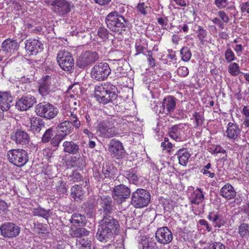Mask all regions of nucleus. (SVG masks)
I'll return each mask as SVG.
<instances>
[{
	"instance_id": "f257e3e1",
	"label": "nucleus",
	"mask_w": 249,
	"mask_h": 249,
	"mask_svg": "<svg viewBox=\"0 0 249 249\" xmlns=\"http://www.w3.org/2000/svg\"><path fill=\"white\" fill-rule=\"evenodd\" d=\"M120 231L119 221L114 217L102 218L98 226L96 237L101 242H112Z\"/></svg>"
},
{
	"instance_id": "f03ea898",
	"label": "nucleus",
	"mask_w": 249,
	"mask_h": 249,
	"mask_svg": "<svg viewBox=\"0 0 249 249\" xmlns=\"http://www.w3.org/2000/svg\"><path fill=\"white\" fill-rule=\"evenodd\" d=\"M118 89L116 86L110 82H106L100 86H96L94 89V97L96 100L103 105L112 103L118 105L115 102L118 97Z\"/></svg>"
},
{
	"instance_id": "7ed1b4c3",
	"label": "nucleus",
	"mask_w": 249,
	"mask_h": 249,
	"mask_svg": "<svg viewBox=\"0 0 249 249\" xmlns=\"http://www.w3.org/2000/svg\"><path fill=\"white\" fill-rule=\"evenodd\" d=\"M107 27L112 32L120 34L129 25L128 20L116 12L109 13L106 18Z\"/></svg>"
},
{
	"instance_id": "20e7f679",
	"label": "nucleus",
	"mask_w": 249,
	"mask_h": 249,
	"mask_svg": "<svg viewBox=\"0 0 249 249\" xmlns=\"http://www.w3.org/2000/svg\"><path fill=\"white\" fill-rule=\"evenodd\" d=\"M151 199L150 193L142 188L137 189L133 192L131 197V204L136 208L147 206Z\"/></svg>"
},
{
	"instance_id": "39448f33",
	"label": "nucleus",
	"mask_w": 249,
	"mask_h": 249,
	"mask_svg": "<svg viewBox=\"0 0 249 249\" xmlns=\"http://www.w3.org/2000/svg\"><path fill=\"white\" fill-rule=\"evenodd\" d=\"M35 112L40 117L51 120L57 116L59 111L53 105L44 101L36 105Z\"/></svg>"
},
{
	"instance_id": "423d86ee",
	"label": "nucleus",
	"mask_w": 249,
	"mask_h": 249,
	"mask_svg": "<svg viewBox=\"0 0 249 249\" xmlns=\"http://www.w3.org/2000/svg\"><path fill=\"white\" fill-rule=\"evenodd\" d=\"M7 157L10 162L18 167L23 166L28 161L27 152L23 149L10 150L7 152Z\"/></svg>"
},
{
	"instance_id": "0eeeda50",
	"label": "nucleus",
	"mask_w": 249,
	"mask_h": 249,
	"mask_svg": "<svg viewBox=\"0 0 249 249\" xmlns=\"http://www.w3.org/2000/svg\"><path fill=\"white\" fill-rule=\"evenodd\" d=\"M110 72L109 65L106 62H100L97 63L91 69L90 75L93 79L102 81L106 80Z\"/></svg>"
},
{
	"instance_id": "6e6552de",
	"label": "nucleus",
	"mask_w": 249,
	"mask_h": 249,
	"mask_svg": "<svg viewBox=\"0 0 249 249\" xmlns=\"http://www.w3.org/2000/svg\"><path fill=\"white\" fill-rule=\"evenodd\" d=\"M99 211L103 216L102 218L113 217L109 215L115 211V206L111 197L106 196H101L99 199Z\"/></svg>"
},
{
	"instance_id": "1a4fd4ad",
	"label": "nucleus",
	"mask_w": 249,
	"mask_h": 249,
	"mask_svg": "<svg viewBox=\"0 0 249 249\" xmlns=\"http://www.w3.org/2000/svg\"><path fill=\"white\" fill-rule=\"evenodd\" d=\"M130 195V189L123 184L115 185L112 191V198L119 204L125 202L129 198Z\"/></svg>"
},
{
	"instance_id": "9d476101",
	"label": "nucleus",
	"mask_w": 249,
	"mask_h": 249,
	"mask_svg": "<svg viewBox=\"0 0 249 249\" xmlns=\"http://www.w3.org/2000/svg\"><path fill=\"white\" fill-rule=\"evenodd\" d=\"M100 136L103 138H109L117 135L116 127L111 119L105 120L100 122L97 126Z\"/></svg>"
},
{
	"instance_id": "9b49d317",
	"label": "nucleus",
	"mask_w": 249,
	"mask_h": 249,
	"mask_svg": "<svg viewBox=\"0 0 249 249\" xmlns=\"http://www.w3.org/2000/svg\"><path fill=\"white\" fill-rule=\"evenodd\" d=\"M99 59V55L96 52L86 51L82 53L77 58L76 66L80 69H85Z\"/></svg>"
},
{
	"instance_id": "f8f14e48",
	"label": "nucleus",
	"mask_w": 249,
	"mask_h": 249,
	"mask_svg": "<svg viewBox=\"0 0 249 249\" xmlns=\"http://www.w3.org/2000/svg\"><path fill=\"white\" fill-rule=\"evenodd\" d=\"M57 62L60 68L65 71L71 72L74 67V60L68 51H60L57 55Z\"/></svg>"
},
{
	"instance_id": "ddd939ff",
	"label": "nucleus",
	"mask_w": 249,
	"mask_h": 249,
	"mask_svg": "<svg viewBox=\"0 0 249 249\" xmlns=\"http://www.w3.org/2000/svg\"><path fill=\"white\" fill-rule=\"evenodd\" d=\"M20 231V228L13 222H5L0 226V234L4 238L16 237L19 234Z\"/></svg>"
},
{
	"instance_id": "4468645a",
	"label": "nucleus",
	"mask_w": 249,
	"mask_h": 249,
	"mask_svg": "<svg viewBox=\"0 0 249 249\" xmlns=\"http://www.w3.org/2000/svg\"><path fill=\"white\" fill-rule=\"evenodd\" d=\"M108 146V151L110 155L117 159H123L125 154V151L123 143L115 139L110 141Z\"/></svg>"
},
{
	"instance_id": "2eb2a0df",
	"label": "nucleus",
	"mask_w": 249,
	"mask_h": 249,
	"mask_svg": "<svg viewBox=\"0 0 249 249\" xmlns=\"http://www.w3.org/2000/svg\"><path fill=\"white\" fill-rule=\"evenodd\" d=\"M52 6H53V11L62 17L71 11V2L66 0H54Z\"/></svg>"
},
{
	"instance_id": "dca6fc26",
	"label": "nucleus",
	"mask_w": 249,
	"mask_h": 249,
	"mask_svg": "<svg viewBox=\"0 0 249 249\" xmlns=\"http://www.w3.org/2000/svg\"><path fill=\"white\" fill-rule=\"evenodd\" d=\"M36 102V98L31 94L23 95L16 102V107L20 111H26Z\"/></svg>"
},
{
	"instance_id": "f3484780",
	"label": "nucleus",
	"mask_w": 249,
	"mask_h": 249,
	"mask_svg": "<svg viewBox=\"0 0 249 249\" xmlns=\"http://www.w3.org/2000/svg\"><path fill=\"white\" fill-rule=\"evenodd\" d=\"M157 240L160 243L168 244L173 240V234L170 230L167 227L160 228L156 232Z\"/></svg>"
},
{
	"instance_id": "a211bd4d",
	"label": "nucleus",
	"mask_w": 249,
	"mask_h": 249,
	"mask_svg": "<svg viewBox=\"0 0 249 249\" xmlns=\"http://www.w3.org/2000/svg\"><path fill=\"white\" fill-rule=\"evenodd\" d=\"M25 49L29 55H36L43 49V44L36 39H28L25 42Z\"/></svg>"
},
{
	"instance_id": "6ab92c4d",
	"label": "nucleus",
	"mask_w": 249,
	"mask_h": 249,
	"mask_svg": "<svg viewBox=\"0 0 249 249\" xmlns=\"http://www.w3.org/2000/svg\"><path fill=\"white\" fill-rule=\"evenodd\" d=\"M177 99L173 96H167L163 100L162 103V111L161 112L166 114L173 113L176 107Z\"/></svg>"
},
{
	"instance_id": "aec40b11",
	"label": "nucleus",
	"mask_w": 249,
	"mask_h": 249,
	"mask_svg": "<svg viewBox=\"0 0 249 249\" xmlns=\"http://www.w3.org/2000/svg\"><path fill=\"white\" fill-rule=\"evenodd\" d=\"M5 56H6L8 53H12L18 48V44L16 40L11 38L5 39L0 47Z\"/></svg>"
},
{
	"instance_id": "412c9836",
	"label": "nucleus",
	"mask_w": 249,
	"mask_h": 249,
	"mask_svg": "<svg viewBox=\"0 0 249 249\" xmlns=\"http://www.w3.org/2000/svg\"><path fill=\"white\" fill-rule=\"evenodd\" d=\"M207 218L216 228H219L226 223L225 218L219 212H211L209 213Z\"/></svg>"
},
{
	"instance_id": "4be33fe9",
	"label": "nucleus",
	"mask_w": 249,
	"mask_h": 249,
	"mask_svg": "<svg viewBox=\"0 0 249 249\" xmlns=\"http://www.w3.org/2000/svg\"><path fill=\"white\" fill-rule=\"evenodd\" d=\"M13 102V97L9 92H0V107L2 110L8 111Z\"/></svg>"
},
{
	"instance_id": "5701e85b",
	"label": "nucleus",
	"mask_w": 249,
	"mask_h": 249,
	"mask_svg": "<svg viewBox=\"0 0 249 249\" xmlns=\"http://www.w3.org/2000/svg\"><path fill=\"white\" fill-rule=\"evenodd\" d=\"M13 140L15 141L17 144H28L30 140V138L28 133L21 129H18L15 135L13 136Z\"/></svg>"
},
{
	"instance_id": "b1692460",
	"label": "nucleus",
	"mask_w": 249,
	"mask_h": 249,
	"mask_svg": "<svg viewBox=\"0 0 249 249\" xmlns=\"http://www.w3.org/2000/svg\"><path fill=\"white\" fill-rule=\"evenodd\" d=\"M51 81V78L49 75H46L41 79L38 91L42 96H45L50 93Z\"/></svg>"
},
{
	"instance_id": "393cba45",
	"label": "nucleus",
	"mask_w": 249,
	"mask_h": 249,
	"mask_svg": "<svg viewBox=\"0 0 249 249\" xmlns=\"http://www.w3.org/2000/svg\"><path fill=\"white\" fill-rule=\"evenodd\" d=\"M219 194L223 198L227 200H231L236 196V192L233 186L227 183L221 188Z\"/></svg>"
},
{
	"instance_id": "a878e982",
	"label": "nucleus",
	"mask_w": 249,
	"mask_h": 249,
	"mask_svg": "<svg viewBox=\"0 0 249 249\" xmlns=\"http://www.w3.org/2000/svg\"><path fill=\"white\" fill-rule=\"evenodd\" d=\"M240 129L236 124L230 122L227 126L226 132L227 137L229 139L235 140L240 137Z\"/></svg>"
},
{
	"instance_id": "bb28decb",
	"label": "nucleus",
	"mask_w": 249,
	"mask_h": 249,
	"mask_svg": "<svg viewBox=\"0 0 249 249\" xmlns=\"http://www.w3.org/2000/svg\"><path fill=\"white\" fill-rule=\"evenodd\" d=\"M62 146L63 152L69 154L76 155L79 153V145L72 141H65Z\"/></svg>"
},
{
	"instance_id": "cd10ccee",
	"label": "nucleus",
	"mask_w": 249,
	"mask_h": 249,
	"mask_svg": "<svg viewBox=\"0 0 249 249\" xmlns=\"http://www.w3.org/2000/svg\"><path fill=\"white\" fill-rule=\"evenodd\" d=\"M182 124H176L169 128L168 133L170 137L176 141H180L184 134Z\"/></svg>"
},
{
	"instance_id": "c85d7f7f",
	"label": "nucleus",
	"mask_w": 249,
	"mask_h": 249,
	"mask_svg": "<svg viewBox=\"0 0 249 249\" xmlns=\"http://www.w3.org/2000/svg\"><path fill=\"white\" fill-rule=\"evenodd\" d=\"M73 124L70 121H65L61 123H60L57 125V128L59 131V133L63 137L65 138L67 135L71 134L72 130L73 127H72Z\"/></svg>"
},
{
	"instance_id": "c756f323",
	"label": "nucleus",
	"mask_w": 249,
	"mask_h": 249,
	"mask_svg": "<svg viewBox=\"0 0 249 249\" xmlns=\"http://www.w3.org/2000/svg\"><path fill=\"white\" fill-rule=\"evenodd\" d=\"M44 127H45V123L41 118L36 117L31 120L30 128L34 133L40 132L42 128Z\"/></svg>"
},
{
	"instance_id": "7c9ffc66",
	"label": "nucleus",
	"mask_w": 249,
	"mask_h": 249,
	"mask_svg": "<svg viewBox=\"0 0 249 249\" xmlns=\"http://www.w3.org/2000/svg\"><path fill=\"white\" fill-rule=\"evenodd\" d=\"M70 222L74 226H84L86 223V218L84 215L75 213L71 215Z\"/></svg>"
},
{
	"instance_id": "2f4dec72",
	"label": "nucleus",
	"mask_w": 249,
	"mask_h": 249,
	"mask_svg": "<svg viewBox=\"0 0 249 249\" xmlns=\"http://www.w3.org/2000/svg\"><path fill=\"white\" fill-rule=\"evenodd\" d=\"M175 156H177L179 163L183 166H185L187 164L188 160L190 157V154L186 148H182L178 150Z\"/></svg>"
},
{
	"instance_id": "473e14b6",
	"label": "nucleus",
	"mask_w": 249,
	"mask_h": 249,
	"mask_svg": "<svg viewBox=\"0 0 249 249\" xmlns=\"http://www.w3.org/2000/svg\"><path fill=\"white\" fill-rule=\"evenodd\" d=\"M204 199V196L201 188L196 189L193 192L190 200L192 204L198 205L201 203Z\"/></svg>"
},
{
	"instance_id": "72a5a7b5",
	"label": "nucleus",
	"mask_w": 249,
	"mask_h": 249,
	"mask_svg": "<svg viewBox=\"0 0 249 249\" xmlns=\"http://www.w3.org/2000/svg\"><path fill=\"white\" fill-rule=\"evenodd\" d=\"M83 184L76 185L71 188V195L75 201H78L83 199V193L82 187L81 186Z\"/></svg>"
},
{
	"instance_id": "f704fd0d",
	"label": "nucleus",
	"mask_w": 249,
	"mask_h": 249,
	"mask_svg": "<svg viewBox=\"0 0 249 249\" xmlns=\"http://www.w3.org/2000/svg\"><path fill=\"white\" fill-rule=\"evenodd\" d=\"M137 171L135 168H132L124 172V176L129 181L133 184H137L138 181V177L136 175Z\"/></svg>"
},
{
	"instance_id": "c9c22d12",
	"label": "nucleus",
	"mask_w": 249,
	"mask_h": 249,
	"mask_svg": "<svg viewBox=\"0 0 249 249\" xmlns=\"http://www.w3.org/2000/svg\"><path fill=\"white\" fill-rule=\"evenodd\" d=\"M71 163L72 167H77L80 169H83L86 165L85 159L84 156L74 157L71 159Z\"/></svg>"
},
{
	"instance_id": "e433bc0d",
	"label": "nucleus",
	"mask_w": 249,
	"mask_h": 249,
	"mask_svg": "<svg viewBox=\"0 0 249 249\" xmlns=\"http://www.w3.org/2000/svg\"><path fill=\"white\" fill-rule=\"evenodd\" d=\"M139 248L142 249H158L156 243L149 238L142 240Z\"/></svg>"
},
{
	"instance_id": "4c0bfd02",
	"label": "nucleus",
	"mask_w": 249,
	"mask_h": 249,
	"mask_svg": "<svg viewBox=\"0 0 249 249\" xmlns=\"http://www.w3.org/2000/svg\"><path fill=\"white\" fill-rule=\"evenodd\" d=\"M50 212V210H46L40 207H39L37 208H34L33 210V213L34 215L42 217L46 219H47L50 216H51Z\"/></svg>"
},
{
	"instance_id": "58836bf2",
	"label": "nucleus",
	"mask_w": 249,
	"mask_h": 249,
	"mask_svg": "<svg viewBox=\"0 0 249 249\" xmlns=\"http://www.w3.org/2000/svg\"><path fill=\"white\" fill-rule=\"evenodd\" d=\"M84 212L87 213L89 217H92L93 213L94 212L95 209L94 208V204L92 201H88L84 203L82 207Z\"/></svg>"
},
{
	"instance_id": "ea45409f",
	"label": "nucleus",
	"mask_w": 249,
	"mask_h": 249,
	"mask_svg": "<svg viewBox=\"0 0 249 249\" xmlns=\"http://www.w3.org/2000/svg\"><path fill=\"white\" fill-rule=\"evenodd\" d=\"M89 234V231L84 228H76L71 231V236L72 237L81 238L83 236H88Z\"/></svg>"
},
{
	"instance_id": "a19ab883",
	"label": "nucleus",
	"mask_w": 249,
	"mask_h": 249,
	"mask_svg": "<svg viewBox=\"0 0 249 249\" xmlns=\"http://www.w3.org/2000/svg\"><path fill=\"white\" fill-rule=\"evenodd\" d=\"M76 245H79V249H91V241L88 238H81L77 240Z\"/></svg>"
},
{
	"instance_id": "79ce46f5",
	"label": "nucleus",
	"mask_w": 249,
	"mask_h": 249,
	"mask_svg": "<svg viewBox=\"0 0 249 249\" xmlns=\"http://www.w3.org/2000/svg\"><path fill=\"white\" fill-rule=\"evenodd\" d=\"M114 169L112 166L108 164H103L102 168V173L104 175L105 178H111L114 175Z\"/></svg>"
},
{
	"instance_id": "37998d69",
	"label": "nucleus",
	"mask_w": 249,
	"mask_h": 249,
	"mask_svg": "<svg viewBox=\"0 0 249 249\" xmlns=\"http://www.w3.org/2000/svg\"><path fill=\"white\" fill-rule=\"evenodd\" d=\"M145 45L146 44L144 43V40L141 39L137 40L135 46V48L137 52L136 55L140 53L143 54L144 50L147 48Z\"/></svg>"
},
{
	"instance_id": "c03bdc74",
	"label": "nucleus",
	"mask_w": 249,
	"mask_h": 249,
	"mask_svg": "<svg viewBox=\"0 0 249 249\" xmlns=\"http://www.w3.org/2000/svg\"><path fill=\"white\" fill-rule=\"evenodd\" d=\"M238 233L242 237L249 236V224L244 223L241 224L239 227Z\"/></svg>"
},
{
	"instance_id": "a18cd8bd",
	"label": "nucleus",
	"mask_w": 249,
	"mask_h": 249,
	"mask_svg": "<svg viewBox=\"0 0 249 249\" xmlns=\"http://www.w3.org/2000/svg\"><path fill=\"white\" fill-rule=\"evenodd\" d=\"M67 115L69 117V121H70L75 127L78 128L80 126V122L77 119L76 113L74 112V110L68 111Z\"/></svg>"
},
{
	"instance_id": "49530a36",
	"label": "nucleus",
	"mask_w": 249,
	"mask_h": 249,
	"mask_svg": "<svg viewBox=\"0 0 249 249\" xmlns=\"http://www.w3.org/2000/svg\"><path fill=\"white\" fill-rule=\"evenodd\" d=\"M54 133L53 128L50 127L47 129L44 133L42 138L41 142L43 143H47L52 140V137L53 136Z\"/></svg>"
},
{
	"instance_id": "de8ad7c7",
	"label": "nucleus",
	"mask_w": 249,
	"mask_h": 249,
	"mask_svg": "<svg viewBox=\"0 0 249 249\" xmlns=\"http://www.w3.org/2000/svg\"><path fill=\"white\" fill-rule=\"evenodd\" d=\"M180 54L181 55V60L183 61H189L192 56V53L190 49L187 47H183L180 50Z\"/></svg>"
},
{
	"instance_id": "09e8293b",
	"label": "nucleus",
	"mask_w": 249,
	"mask_h": 249,
	"mask_svg": "<svg viewBox=\"0 0 249 249\" xmlns=\"http://www.w3.org/2000/svg\"><path fill=\"white\" fill-rule=\"evenodd\" d=\"M228 71L232 76H237L240 73H242L240 71L239 65L235 62L231 63L228 67Z\"/></svg>"
},
{
	"instance_id": "8fccbe9b",
	"label": "nucleus",
	"mask_w": 249,
	"mask_h": 249,
	"mask_svg": "<svg viewBox=\"0 0 249 249\" xmlns=\"http://www.w3.org/2000/svg\"><path fill=\"white\" fill-rule=\"evenodd\" d=\"M197 36L202 44L204 43V38L207 36L208 33L207 31L200 26H198L196 31Z\"/></svg>"
},
{
	"instance_id": "3c124183",
	"label": "nucleus",
	"mask_w": 249,
	"mask_h": 249,
	"mask_svg": "<svg viewBox=\"0 0 249 249\" xmlns=\"http://www.w3.org/2000/svg\"><path fill=\"white\" fill-rule=\"evenodd\" d=\"M109 32L104 27H100L98 29L97 35L98 36L103 40H106L108 37Z\"/></svg>"
},
{
	"instance_id": "603ef678",
	"label": "nucleus",
	"mask_w": 249,
	"mask_h": 249,
	"mask_svg": "<svg viewBox=\"0 0 249 249\" xmlns=\"http://www.w3.org/2000/svg\"><path fill=\"white\" fill-rule=\"evenodd\" d=\"M56 187L57 191L60 194H65L67 192L66 183L62 180H60L57 182Z\"/></svg>"
},
{
	"instance_id": "864d4df0",
	"label": "nucleus",
	"mask_w": 249,
	"mask_h": 249,
	"mask_svg": "<svg viewBox=\"0 0 249 249\" xmlns=\"http://www.w3.org/2000/svg\"><path fill=\"white\" fill-rule=\"evenodd\" d=\"M65 138L63 137L60 134L56 135L54 137H53L51 141V144L54 147H58L59 145L60 142L64 139Z\"/></svg>"
},
{
	"instance_id": "5fc2aeb1",
	"label": "nucleus",
	"mask_w": 249,
	"mask_h": 249,
	"mask_svg": "<svg viewBox=\"0 0 249 249\" xmlns=\"http://www.w3.org/2000/svg\"><path fill=\"white\" fill-rule=\"evenodd\" d=\"M225 59L228 62H231L235 59V55L231 49H228L225 53Z\"/></svg>"
},
{
	"instance_id": "6e6d98bb",
	"label": "nucleus",
	"mask_w": 249,
	"mask_h": 249,
	"mask_svg": "<svg viewBox=\"0 0 249 249\" xmlns=\"http://www.w3.org/2000/svg\"><path fill=\"white\" fill-rule=\"evenodd\" d=\"M193 116L195 118L196 126L197 127L202 125L204 121L203 116L198 112H195Z\"/></svg>"
},
{
	"instance_id": "4d7b16f0",
	"label": "nucleus",
	"mask_w": 249,
	"mask_h": 249,
	"mask_svg": "<svg viewBox=\"0 0 249 249\" xmlns=\"http://www.w3.org/2000/svg\"><path fill=\"white\" fill-rule=\"evenodd\" d=\"M70 181H73V182H80L82 180V176L78 172H73L72 175L70 176Z\"/></svg>"
},
{
	"instance_id": "13d9d810",
	"label": "nucleus",
	"mask_w": 249,
	"mask_h": 249,
	"mask_svg": "<svg viewBox=\"0 0 249 249\" xmlns=\"http://www.w3.org/2000/svg\"><path fill=\"white\" fill-rule=\"evenodd\" d=\"M188 69L184 66L179 67L177 70V73L181 77H186L189 74Z\"/></svg>"
},
{
	"instance_id": "bf43d9fd",
	"label": "nucleus",
	"mask_w": 249,
	"mask_h": 249,
	"mask_svg": "<svg viewBox=\"0 0 249 249\" xmlns=\"http://www.w3.org/2000/svg\"><path fill=\"white\" fill-rule=\"evenodd\" d=\"M214 3L219 9H223L228 5L227 0H214Z\"/></svg>"
},
{
	"instance_id": "052dcab7",
	"label": "nucleus",
	"mask_w": 249,
	"mask_h": 249,
	"mask_svg": "<svg viewBox=\"0 0 249 249\" xmlns=\"http://www.w3.org/2000/svg\"><path fill=\"white\" fill-rule=\"evenodd\" d=\"M207 249H225V247L222 243L216 242L210 244Z\"/></svg>"
},
{
	"instance_id": "680f3d73",
	"label": "nucleus",
	"mask_w": 249,
	"mask_h": 249,
	"mask_svg": "<svg viewBox=\"0 0 249 249\" xmlns=\"http://www.w3.org/2000/svg\"><path fill=\"white\" fill-rule=\"evenodd\" d=\"M137 9L139 12L141 14L145 15L147 14V11L145 10L147 7L144 5V3H139L137 6Z\"/></svg>"
},
{
	"instance_id": "e2e57ef3",
	"label": "nucleus",
	"mask_w": 249,
	"mask_h": 249,
	"mask_svg": "<svg viewBox=\"0 0 249 249\" xmlns=\"http://www.w3.org/2000/svg\"><path fill=\"white\" fill-rule=\"evenodd\" d=\"M218 17L221 20L225 23H228L229 21V18L228 16L223 11H219L218 12Z\"/></svg>"
},
{
	"instance_id": "0e129e2a",
	"label": "nucleus",
	"mask_w": 249,
	"mask_h": 249,
	"mask_svg": "<svg viewBox=\"0 0 249 249\" xmlns=\"http://www.w3.org/2000/svg\"><path fill=\"white\" fill-rule=\"evenodd\" d=\"M115 73L116 77H121L124 76L125 72L122 67L118 66L115 70Z\"/></svg>"
},
{
	"instance_id": "69168bd1",
	"label": "nucleus",
	"mask_w": 249,
	"mask_h": 249,
	"mask_svg": "<svg viewBox=\"0 0 249 249\" xmlns=\"http://www.w3.org/2000/svg\"><path fill=\"white\" fill-rule=\"evenodd\" d=\"M199 223L200 225L204 226L206 230L208 232H210L212 231V227L209 225L206 220L204 219H200L199 221Z\"/></svg>"
},
{
	"instance_id": "338daca9",
	"label": "nucleus",
	"mask_w": 249,
	"mask_h": 249,
	"mask_svg": "<svg viewBox=\"0 0 249 249\" xmlns=\"http://www.w3.org/2000/svg\"><path fill=\"white\" fill-rule=\"evenodd\" d=\"M226 10L230 12L231 17H232V16L235 17L237 14L235 7L233 5H231L228 6L226 8Z\"/></svg>"
},
{
	"instance_id": "774afa93",
	"label": "nucleus",
	"mask_w": 249,
	"mask_h": 249,
	"mask_svg": "<svg viewBox=\"0 0 249 249\" xmlns=\"http://www.w3.org/2000/svg\"><path fill=\"white\" fill-rule=\"evenodd\" d=\"M241 10L242 12H247L249 14V2L247 1L243 3L241 7Z\"/></svg>"
}]
</instances>
